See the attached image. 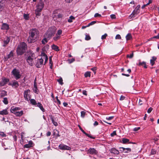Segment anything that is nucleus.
I'll use <instances>...</instances> for the list:
<instances>
[{"instance_id": "1", "label": "nucleus", "mask_w": 159, "mask_h": 159, "mask_svg": "<svg viewBox=\"0 0 159 159\" xmlns=\"http://www.w3.org/2000/svg\"><path fill=\"white\" fill-rule=\"evenodd\" d=\"M29 36L27 39L29 43H34L39 38V32L36 28L31 29L29 32Z\"/></svg>"}, {"instance_id": "2", "label": "nucleus", "mask_w": 159, "mask_h": 159, "mask_svg": "<svg viewBox=\"0 0 159 159\" xmlns=\"http://www.w3.org/2000/svg\"><path fill=\"white\" fill-rule=\"evenodd\" d=\"M26 44L24 42H22L17 48L16 52L18 55H21L25 52L27 48Z\"/></svg>"}, {"instance_id": "3", "label": "nucleus", "mask_w": 159, "mask_h": 159, "mask_svg": "<svg viewBox=\"0 0 159 159\" xmlns=\"http://www.w3.org/2000/svg\"><path fill=\"white\" fill-rule=\"evenodd\" d=\"M34 57V54L32 52H30L29 56L26 59V61L31 66L33 65V60Z\"/></svg>"}, {"instance_id": "4", "label": "nucleus", "mask_w": 159, "mask_h": 159, "mask_svg": "<svg viewBox=\"0 0 159 159\" xmlns=\"http://www.w3.org/2000/svg\"><path fill=\"white\" fill-rule=\"evenodd\" d=\"M11 73L15 77V79L17 80L21 77V75L20 74V72L16 68L14 69L11 72Z\"/></svg>"}, {"instance_id": "5", "label": "nucleus", "mask_w": 159, "mask_h": 159, "mask_svg": "<svg viewBox=\"0 0 159 159\" xmlns=\"http://www.w3.org/2000/svg\"><path fill=\"white\" fill-rule=\"evenodd\" d=\"M50 29H49L48 31L47 32L46 34H45L44 35V37H46L47 39H49L52 38V37L54 36L55 32L54 31L50 32Z\"/></svg>"}, {"instance_id": "6", "label": "nucleus", "mask_w": 159, "mask_h": 159, "mask_svg": "<svg viewBox=\"0 0 159 159\" xmlns=\"http://www.w3.org/2000/svg\"><path fill=\"white\" fill-rule=\"evenodd\" d=\"M43 60L42 58L38 59L35 66L38 68H40L42 66L43 63Z\"/></svg>"}, {"instance_id": "7", "label": "nucleus", "mask_w": 159, "mask_h": 159, "mask_svg": "<svg viewBox=\"0 0 159 159\" xmlns=\"http://www.w3.org/2000/svg\"><path fill=\"white\" fill-rule=\"evenodd\" d=\"M9 81V79L6 78H2V81L0 82V86H4L7 84Z\"/></svg>"}, {"instance_id": "8", "label": "nucleus", "mask_w": 159, "mask_h": 159, "mask_svg": "<svg viewBox=\"0 0 159 159\" xmlns=\"http://www.w3.org/2000/svg\"><path fill=\"white\" fill-rule=\"evenodd\" d=\"M88 153H89L90 154H97L98 153L97 151L94 148H89L87 151Z\"/></svg>"}, {"instance_id": "9", "label": "nucleus", "mask_w": 159, "mask_h": 159, "mask_svg": "<svg viewBox=\"0 0 159 159\" xmlns=\"http://www.w3.org/2000/svg\"><path fill=\"white\" fill-rule=\"evenodd\" d=\"M59 148L61 150H70L71 149L70 147L64 144H60L59 145Z\"/></svg>"}, {"instance_id": "10", "label": "nucleus", "mask_w": 159, "mask_h": 159, "mask_svg": "<svg viewBox=\"0 0 159 159\" xmlns=\"http://www.w3.org/2000/svg\"><path fill=\"white\" fill-rule=\"evenodd\" d=\"M10 40V38L8 37H7L3 40V44L2 46L4 47H6L8 44Z\"/></svg>"}, {"instance_id": "11", "label": "nucleus", "mask_w": 159, "mask_h": 159, "mask_svg": "<svg viewBox=\"0 0 159 159\" xmlns=\"http://www.w3.org/2000/svg\"><path fill=\"white\" fill-rule=\"evenodd\" d=\"M34 145L33 142L31 141H30L28 144H26L24 145L25 148H29L32 147Z\"/></svg>"}, {"instance_id": "12", "label": "nucleus", "mask_w": 159, "mask_h": 159, "mask_svg": "<svg viewBox=\"0 0 159 159\" xmlns=\"http://www.w3.org/2000/svg\"><path fill=\"white\" fill-rule=\"evenodd\" d=\"M119 148L121 149L120 150V152L125 153H128V152L125 151V150H127L129 152H130L131 151V148H125L123 147H120Z\"/></svg>"}, {"instance_id": "13", "label": "nucleus", "mask_w": 159, "mask_h": 159, "mask_svg": "<svg viewBox=\"0 0 159 159\" xmlns=\"http://www.w3.org/2000/svg\"><path fill=\"white\" fill-rule=\"evenodd\" d=\"M9 29V26L8 24L3 23L2 24L1 29L2 30H8Z\"/></svg>"}, {"instance_id": "14", "label": "nucleus", "mask_w": 159, "mask_h": 159, "mask_svg": "<svg viewBox=\"0 0 159 159\" xmlns=\"http://www.w3.org/2000/svg\"><path fill=\"white\" fill-rule=\"evenodd\" d=\"M9 85H11L12 87H14L15 88H17L19 86V84L17 81L14 80L13 81L12 84H9Z\"/></svg>"}, {"instance_id": "15", "label": "nucleus", "mask_w": 159, "mask_h": 159, "mask_svg": "<svg viewBox=\"0 0 159 159\" xmlns=\"http://www.w3.org/2000/svg\"><path fill=\"white\" fill-rule=\"evenodd\" d=\"M110 152L115 154L118 155L119 154V151L114 148H112L111 149Z\"/></svg>"}, {"instance_id": "16", "label": "nucleus", "mask_w": 159, "mask_h": 159, "mask_svg": "<svg viewBox=\"0 0 159 159\" xmlns=\"http://www.w3.org/2000/svg\"><path fill=\"white\" fill-rule=\"evenodd\" d=\"M30 92V90L29 89H27L25 90L24 92V97L25 99L28 100V96L29 95V93Z\"/></svg>"}, {"instance_id": "17", "label": "nucleus", "mask_w": 159, "mask_h": 159, "mask_svg": "<svg viewBox=\"0 0 159 159\" xmlns=\"http://www.w3.org/2000/svg\"><path fill=\"white\" fill-rule=\"evenodd\" d=\"M139 63L138 64V65L139 66H143V67H144V68H147V66H146V62H144V61H143L142 62H141L140 61V60H139Z\"/></svg>"}, {"instance_id": "18", "label": "nucleus", "mask_w": 159, "mask_h": 159, "mask_svg": "<svg viewBox=\"0 0 159 159\" xmlns=\"http://www.w3.org/2000/svg\"><path fill=\"white\" fill-rule=\"evenodd\" d=\"M44 4L43 2L40 1L38 4L37 7L41 9H43L44 7Z\"/></svg>"}, {"instance_id": "19", "label": "nucleus", "mask_w": 159, "mask_h": 159, "mask_svg": "<svg viewBox=\"0 0 159 159\" xmlns=\"http://www.w3.org/2000/svg\"><path fill=\"white\" fill-rule=\"evenodd\" d=\"M13 56V53L12 51H11L10 53L7 55V57L5 58V60L6 61L7 60L10 58L11 57H12Z\"/></svg>"}, {"instance_id": "20", "label": "nucleus", "mask_w": 159, "mask_h": 159, "mask_svg": "<svg viewBox=\"0 0 159 159\" xmlns=\"http://www.w3.org/2000/svg\"><path fill=\"white\" fill-rule=\"evenodd\" d=\"M7 109L0 111V115H7L8 114V112L7 111Z\"/></svg>"}, {"instance_id": "21", "label": "nucleus", "mask_w": 159, "mask_h": 159, "mask_svg": "<svg viewBox=\"0 0 159 159\" xmlns=\"http://www.w3.org/2000/svg\"><path fill=\"white\" fill-rule=\"evenodd\" d=\"M37 105V106L42 111L44 112L45 111L44 109L43 108L42 104L40 102H38Z\"/></svg>"}, {"instance_id": "22", "label": "nucleus", "mask_w": 159, "mask_h": 159, "mask_svg": "<svg viewBox=\"0 0 159 159\" xmlns=\"http://www.w3.org/2000/svg\"><path fill=\"white\" fill-rule=\"evenodd\" d=\"M16 113L15 114V115L16 116H22L23 114V111H18L17 112H16L15 113Z\"/></svg>"}, {"instance_id": "23", "label": "nucleus", "mask_w": 159, "mask_h": 159, "mask_svg": "<svg viewBox=\"0 0 159 159\" xmlns=\"http://www.w3.org/2000/svg\"><path fill=\"white\" fill-rule=\"evenodd\" d=\"M50 118L51 119V120L52 121V122L54 125L55 126H57L58 125V123H57L54 120V117H53L52 115L50 116Z\"/></svg>"}, {"instance_id": "24", "label": "nucleus", "mask_w": 159, "mask_h": 159, "mask_svg": "<svg viewBox=\"0 0 159 159\" xmlns=\"http://www.w3.org/2000/svg\"><path fill=\"white\" fill-rule=\"evenodd\" d=\"M157 59V58L155 57H152V59L150 60V63L152 66H153L155 63L154 61Z\"/></svg>"}, {"instance_id": "25", "label": "nucleus", "mask_w": 159, "mask_h": 159, "mask_svg": "<svg viewBox=\"0 0 159 159\" xmlns=\"http://www.w3.org/2000/svg\"><path fill=\"white\" fill-rule=\"evenodd\" d=\"M126 40H131L132 39V36L130 33H128L126 36Z\"/></svg>"}, {"instance_id": "26", "label": "nucleus", "mask_w": 159, "mask_h": 159, "mask_svg": "<svg viewBox=\"0 0 159 159\" xmlns=\"http://www.w3.org/2000/svg\"><path fill=\"white\" fill-rule=\"evenodd\" d=\"M30 102L32 105H36L37 104L36 101L33 99H31L30 100Z\"/></svg>"}, {"instance_id": "27", "label": "nucleus", "mask_w": 159, "mask_h": 159, "mask_svg": "<svg viewBox=\"0 0 159 159\" xmlns=\"http://www.w3.org/2000/svg\"><path fill=\"white\" fill-rule=\"evenodd\" d=\"M122 143L124 144H125L126 143H129V140L128 139L123 138L122 139Z\"/></svg>"}, {"instance_id": "28", "label": "nucleus", "mask_w": 159, "mask_h": 159, "mask_svg": "<svg viewBox=\"0 0 159 159\" xmlns=\"http://www.w3.org/2000/svg\"><path fill=\"white\" fill-rule=\"evenodd\" d=\"M1 97H2L7 95V92L5 90H2L1 93Z\"/></svg>"}, {"instance_id": "29", "label": "nucleus", "mask_w": 159, "mask_h": 159, "mask_svg": "<svg viewBox=\"0 0 159 159\" xmlns=\"http://www.w3.org/2000/svg\"><path fill=\"white\" fill-rule=\"evenodd\" d=\"M52 48L53 49L55 50L56 51H59L58 47L55 45H52Z\"/></svg>"}, {"instance_id": "30", "label": "nucleus", "mask_w": 159, "mask_h": 159, "mask_svg": "<svg viewBox=\"0 0 159 159\" xmlns=\"http://www.w3.org/2000/svg\"><path fill=\"white\" fill-rule=\"evenodd\" d=\"M139 8H137V7H136L133 11L132 12V13L135 15V16L137 15L138 14V11L139 10Z\"/></svg>"}, {"instance_id": "31", "label": "nucleus", "mask_w": 159, "mask_h": 159, "mask_svg": "<svg viewBox=\"0 0 159 159\" xmlns=\"http://www.w3.org/2000/svg\"><path fill=\"white\" fill-rule=\"evenodd\" d=\"M49 46L48 45H46L42 48V50L43 51H45L48 50L49 48Z\"/></svg>"}, {"instance_id": "32", "label": "nucleus", "mask_w": 159, "mask_h": 159, "mask_svg": "<svg viewBox=\"0 0 159 159\" xmlns=\"http://www.w3.org/2000/svg\"><path fill=\"white\" fill-rule=\"evenodd\" d=\"M47 38L45 37V38L43 39L41 41L42 43L43 44H45L46 43H47L48 42V40H47Z\"/></svg>"}, {"instance_id": "33", "label": "nucleus", "mask_w": 159, "mask_h": 159, "mask_svg": "<svg viewBox=\"0 0 159 159\" xmlns=\"http://www.w3.org/2000/svg\"><path fill=\"white\" fill-rule=\"evenodd\" d=\"M90 72L89 71H87L85 72L84 74L85 77H90Z\"/></svg>"}, {"instance_id": "34", "label": "nucleus", "mask_w": 159, "mask_h": 159, "mask_svg": "<svg viewBox=\"0 0 159 159\" xmlns=\"http://www.w3.org/2000/svg\"><path fill=\"white\" fill-rule=\"evenodd\" d=\"M75 18L73 16H70V17L69 19L68 20V22L70 23L72 22V20L75 19Z\"/></svg>"}, {"instance_id": "35", "label": "nucleus", "mask_w": 159, "mask_h": 159, "mask_svg": "<svg viewBox=\"0 0 159 159\" xmlns=\"http://www.w3.org/2000/svg\"><path fill=\"white\" fill-rule=\"evenodd\" d=\"M57 81L58 82H59V84H60L61 85H62L63 84V80L61 77L59 79L57 80Z\"/></svg>"}, {"instance_id": "36", "label": "nucleus", "mask_w": 159, "mask_h": 159, "mask_svg": "<svg viewBox=\"0 0 159 159\" xmlns=\"http://www.w3.org/2000/svg\"><path fill=\"white\" fill-rule=\"evenodd\" d=\"M3 102L6 105L8 104V101L7 100V98H4L3 99Z\"/></svg>"}, {"instance_id": "37", "label": "nucleus", "mask_w": 159, "mask_h": 159, "mask_svg": "<svg viewBox=\"0 0 159 159\" xmlns=\"http://www.w3.org/2000/svg\"><path fill=\"white\" fill-rule=\"evenodd\" d=\"M63 15L62 14L59 13L57 16H56V15H54V17H56L57 16V18L60 19V18H61L63 17Z\"/></svg>"}, {"instance_id": "38", "label": "nucleus", "mask_w": 159, "mask_h": 159, "mask_svg": "<svg viewBox=\"0 0 159 159\" xmlns=\"http://www.w3.org/2000/svg\"><path fill=\"white\" fill-rule=\"evenodd\" d=\"M3 4L0 1V11H2L3 9Z\"/></svg>"}, {"instance_id": "39", "label": "nucleus", "mask_w": 159, "mask_h": 159, "mask_svg": "<svg viewBox=\"0 0 159 159\" xmlns=\"http://www.w3.org/2000/svg\"><path fill=\"white\" fill-rule=\"evenodd\" d=\"M86 114V112L84 111H82L81 112V117L84 118Z\"/></svg>"}, {"instance_id": "40", "label": "nucleus", "mask_w": 159, "mask_h": 159, "mask_svg": "<svg viewBox=\"0 0 159 159\" xmlns=\"http://www.w3.org/2000/svg\"><path fill=\"white\" fill-rule=\"evenodd\" d=\"M96 23V21H93L91 22L90 23H89L88 25L86 26V27H89L90 25H93Z\"/></svg>"}, {"instance_id": "41", "label": "nucleus", "mask_w": 159, "mask_h": 159, "mask_svg": "<svg viewBox=\"0 0 159 159\" xmlns=\"http://www.w3.org/2000/svg\"><path fill=\"white\" fill-rule=\"evenodd\" d=\"M134 56V53L133 52H132V53H130V55L128 54L127 55V57L128 58H133V57Z\"/></svg>"}, {"instance_id": "42", "label": "nucleus", "mask_w": 159, "mask_h": 159, "mask_svg": "<svg viewBox=\"0 0 159 159\" xmlns=\"http://www.w3.org/2000/svg\"><path fill=\"white\" fill-rule=\"evenodd\" d=\"M23 16H24V18L25 20H28L29 19V16L28 15V14H24Z\"/></svg>"}, {"instance_id": "43", "label": "nucleus", "mask_w": 159, "mask_h": 159, "mask_svg": "<svg viewBox=\"0 0 159 159\" xmlns=\"http://www.w3.org/2000/svg\"><path fill=\"white\" fill-rule=\"evenodd\" d=\"M34 92L38 94L39 90L37 88H34L33 89Z\"/></svg>"}, {"instance_id": "44", "label": "nucleus", "mask_w": 159, "mask_h": 159, "mask_svg": "<svg viewBox=\"0 0 159 159\" xmlns=\"http://www.w3.org/2000/svg\"><path fill=\"white\" fill-rule=\"evenodd\" d=\"M10 111L11 113L14 114L16 113H15L18 111L16 110L15 111L13 110V107H11Z\"/></svg>"}, {"instance_id": "45", "label": "nucleus", "mask_w": 159, "mask_h": 159, "mask_svg": "<svg viewBox=\"0 0 159 159\" xmlns=\"http://www.w3.org/2000/svg\"><path fill=\"white\" fill-rule=\"evenodd\" d=\"M107 36V34H105L104 35H102L101 37V39L102 40L105 39Z\"/></svg>"}, {"instance_id": "46", "label": "nucleus", "mask_w": 159, "mask_h": 159, "mask_svg": "<svg viewBox=\"0 0 159 159\" xmlns=\"http://www.w3.org/2000/svg\"><path fill=\"white\" fill-rule=\"evenodd\" d=\"M21 109V108L19 107H14L13 106V110L15 111V110H17V111H19Z\"/></svg>"}, {"instance_id": "47", "label": "nucleus", "mask_w": 159, "mask_h": 159, "mask_svg": "<svg viewBox=\"0 0 159 159\" xmlns=\"http://www.w3.org/2000/svg\"><path fill=\"white\" fill-rule=\"evenodd\" d=\"M91 39V38L89 35H86L85 37V39L86 40H89Z\"/></svg>"}, {"instance_id": "48", "label": "nucleus", "mask_w": 159, "mask_h": 159, "mask_svg": "<svg viewBox=\"0 0 159 159\" xmlns=\"http://www.w3.org/2000/svg\"><path fill=\"white\" fill-rule=\"evenodd\" d=\"M75 61V59L73 58L69 59L68 60L69 63H70V64L72 63Z\"/></svg>"}, {"instance_id": "49", "label": "nucleus", "mask_w": 159, "mask_h": 159, "mask_svg": "<svg viewBox=\"0 0 159 159\" xmlns=\"http://www.w3.org/2000/svg\"><path fill=\"white\" fill-rule=\"evenodd\" d=\"M136 16L134 15L132 12V13L129 16V19H131L132 18H134V17H135Z\"/></svg>"}, {"instance_id": "50", "label": "nucleus", "mask_w": 159, "mask_h": 159, "mask_svg": "<svg viewBox=\"0 0 159 159\" xmlns=\"http://www.w3.org/2000/svg\"><path fill=\"white\" fill-rule=\"evenodd\" d=\"M115 39H121V37L120 35V34H117L115 37Z\"/></svg>"}, {"instance_id": "51", "label": "nucleus", "mask_w": 159, "mask_h": 159, "mask_svg": "<svg viewBox=\"0 0 159 159\" xmlns=\"http://www.w3.org/2000/svg\"><path fill=\"white\" fill-rule=\"evenodd\" d=\"M86 135L87 137L91 138V139H94V137H93L92 136H91L89 134L86 133V132H85V134H84Z\"/></svg>"}, {"instance_id": "52", "label": "nucleus", "mask_w": 159, "mask_h": 159, "mask_svg": "<svg viewBox=\"0 0 159 159\" xmlns=\"http://www.w3.org/2000/svg\"><path fill=\"white\" fill-rule=\"evenodd\" d=\"M86 135L87 137L91 138V139H94V137H93L92 136H91L89 134L86 133V132H85V134H84Z\"/></svg>"}, {"instance_id": "53", "label": "nucleus", "mask_w": 159, "mask_h": 159, "mask_svg": "<svg viewBox=\"0 0 159 159\" xmlns=\"http://www.w3.org/2000/svg\"><path fill=\"white\" fill-rule=\"evenodd\" d=\"M35 13L37 17L40 16L41 13L40 12H37V11H35Z\"/></svg>"}, {"instance_id": "54", "label": "nucleus", "mask_w": 159, "mask_h": 159, "mask_svg": "<svg viewBox=\"0 0 159 159\" xmlns=\"http://www.w3.org/2000/svg\"><path fill=\"white\" fill-rule=\"evenodd\" d=\"M0 135L2 137H4L6 136V134L5 133H4L3 132H0Z\"/></svg>"}, {"instance_id": "55", "label": "nucleus", "mask_w": 159, "mask_h": 159, "mask_svg": "<svg viewBox=\"0 0 159 159\" xmlns=\"http://www.w3.org/2000/svg\"><path fill=\"white\" fill-rule=\"evenodd\" d=\"M60 38V36H57L54 37L53 38V39L54 40L56 41V40H57L58 39Z\"/></svg>"}, {"instance_id": "56", "label": "nucleus", "mask_w": 159, "mask_h": 159, "mask_svg": "<svg viewBox=\"0 0 159 159\" xmlns=\"http://www.w3.org/2000/svg\"><path fill=\"white\" fill-rule=\"evenodd\" d=\"M78 127L81 130V131L84 134L85 133V132L83 130V129H82V128L81 127L80 125H78Z\"/></svg>"}, {"instance_id": "57", "label": "nucleus", "mask_w": 159, "mask_h": 159, "mask_svg": "<svg viewBox=\"0 0 159 159\" xmlns=\"http://www.w3.org/2000/svg\"><path fill=\"white\" fill-rule=\"evenodd\" d=\"M56 99L57 102L58 104V105H60L61 104V102L58 99V97L57 96L56 97Z\"/></svg>"}, {"instance_id": "58", "label": "nucleus", "mask_w": 159, "mask_h": 159, "mask_svg": "<svg viewBox=\"0 0 159 159\" xmlns=\"http://www.w3.org/2000/svg\"><path fill=\"white\" fill-rule=\"evenodd\" d=\"M116 135V131H114L112 133H111V137H113L114 135Z\"/></svg>"}, {"instance_id": "59", "label": "nucleus", "mask_w": 159, "mask_h": 159, "mask_svg": "<svg viewBox=\"0 0 159 159\" xmlns=\"http://www.w3.org/2000/svg\"><path fill=\"white\" fill-rule=\"evenodd\" d=\"M91 70L95 74L96 73V68L93 67L91 69Z\"/></svg>"}, {"instance_id": "60", "label": "nucleus", "mask_w": 159, "mask_h": 159, "mask_svg": "<svg viewBox=\"0 0 159 159\" xmlns=\"http://www.w3.org/2000/svg\"><path fill=\"white\" fill-rule=\"evenodd\" d=\"M153 109L152 108L150 107L148 110L147 112L148 113H150L152 111Z\"/></svg>"}, {"instance_id": "61", "label": "nucleus", "mask_w": 159, "mask_h": 159, "mask_svg": "<svg viewBox=\"0 0 159 159\" xmlns=\"http://www.w3.org/2000/svg\"><path fill=\"white\" fill-rule=\"evenodd\" d=\"M94 16L95 17H101V14H100L98 13H96L95 14Z\"/></svg>"}, {"instance_id": "62", "label": "nucleus", "mask_w": 159, "mask_h": 159, "mask_svg": "<svg viewBox=\"0 0 159 159\" xmlns=\"http://www.w3.org/2000/svg\"><path fill=\"white\" fill-rule=\"evenodd\" d=\"M42 9H41V8H38L37 7V8L35 10V11H37V12H40L42 11Z\"/></svg>"}, {"instance_id": "63", "label": "nucleus", "mask_w": 159, "mask_h": 159, "mask_svg": "<svg viewBox=\"0 0 159 159\" xmlns=\"http://www.w3.org/2000/svg\"><path fill=\"white\" fill-rule=\"evenodd\" d=\"M62 32V31L61 30H58L57 34H58L59 35H60L61 34Z\"/></svg>"}, {"instance_id": "64", "label": "nucleus", "mask_w": 159, "mask_h": 159, "mask_svg": "<svg viewBox=\"0 0 159 159\" xmlns=\"http://www.w3.org/2000/svg\"><path fill=\"white\" fill-rule=\"evenodd\" d=\"M140 127H135L134 129V131H137L138 130H139L140 129Z\"/></svg>"}]
</instances>
